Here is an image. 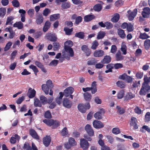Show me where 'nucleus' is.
Returning <instances> with one entry per match:
<instances>
[{
  "label": "nucleus",
  "instance_id": "f257e3e1",
  "mask_svg": "<svg viewBox=\"0 0 150 150\" xmlns=\"http://www.w3.org/2000/svg\"><path fill=\"white\" fill-rule=\"evenodd\" d=\"M90 105L89 103H87L85 105L83 104H80L78 106L79 110L82 113L86 112L87 109H89L90 108Z\"/></svg>",
  "mask_w": 150,
  "mask_h": 150
},
{
  "label": "nucleus",
  "instance_id": "f03ea898",
  "mask_svg": "<svg viewBox=\"0 0 150 150\" xmlns=\"http://www.w3.org/2000/svg\"><path fill=\"white\" fill-rule=\"evenodd\" d=\"M150 89V87L148 84H143L139 92L140 95H145Z\"/></svg>",
  "mask_w": 150,
  "mask_h": 150
},
{
  "label": "nucleus",
  "instance_id": "7ed1b4c3",
  "mask_svg": "<svg viewBox=\"0 0 150 150\" xmlns=\"http://www.w3.org/2000/svg\"><path fill=\"white\" fill-rule=\"evenodd\" d=\"M137 9L136 8L134 9L132 11L130 10L128 11L127 13L128 14V17L129 20L131 21H132L136 16L137 12Z\"/></svg>",
  "mask_w": 150,
  "mask_h": 150
},
{
  "label": "nucleus",
  "instance_id": "20e7f679",
  "mask_svg": "<svg viewBox=\"0 0 150 150\" xmlns=\"http://www.w3.org/2000/svg\"><path fill=\"white\" fill-rule=\"evenodd\" d=\"M80 146L83 150H86L88 148L89 144L86 140L82 139L80 140Z\"/></svg>",
  "mask_w": 150,
  "mask_h": 150
},
{
  "label": "nucleus",
  "instance_id": "39448f33",
  "mask_svg": "<svg viewBox=\"0 0 150 150\" xmlns=\"http://www.w3.org/2000/svg\"><path fill=\"white\" fill-rule=\"evenodd\" d=\"M85 129L89 136H93L94 132L92 127L90 125H87L85 127Z\"/></svg>",
  "mask_w": 150,
  "mask_h": 150
},
{
  "label": "nucleus",
  "instance_id": "423d86ee",
  "mask_svg": "<svg viewBox=\"0 0 150 150\" xmlns=\"http://www.w3.org/2000/svg\"><path fill=\"white\" fill-rule=\"evenodd\" d=\"M142 14L143 17L144 18H149L150 14V9L149 7L144 8Z\"/></svg>",
  "mask_w": 150,
  "mask_h": 150
},
{
  "label": "nucleus",
  "instance_id": "0eeeda50",
  "mask_svg": "<svg viewBox=\"0 0 150 150\" xmlns=\"http://www.w3.org/2000/svg\"><path fill=\"white\" fill-rule=\"evenodd\" d=\"M105 112V110L102 108L100 109L98 112H97L94 115V117L96 119L100 120L102 118V114Z\"/></svg>",
  "mask_w": 150,
  "mask_h": 150
},
{
  "label": "nucleus",
  "instance_id": "6e6552de",
  "mask_svg": "<svg viewBox=\"0 0 150 150\" xmlns=\"http://www.w3.org/2000/svg\"><path fill=\"white\" fill-rule=\"evenodd\" d=\"M74 91V89L72 87H69L64 90L63 95L66 97H68L72 94Z\"/></svg>",
  "mask_w": 150,
  "mask_h": 150
},
{
  "label": "nucleus",
  "instance_id": "1a4fd4ad",
  "mask_svg": "<svg viewBox=\"0 0 150 150\" xmlns=\"http://www.w3.org/2000/svg\"><path fill=\"white\" fill-rule=\"evenodd\" d=\"M93 125L96 128H101L104 126L103 124L100 121L95 120L93 122Z\"/></svg>",
  "mask_w": 150,
  "mask_h": 150
},
{
  "label": "nucleus",
  "instance_id": "9d476101",
  "mask_svg": "<svg viewBox=\"0 0 150 150\" xmlns=\"http://www.w3.org/2000/svg\"><path fill=\"white\" fill-rule=\"evenodd\" d=\"M104 54V52L100 50H96L93 53V55L95 57H102Z\"/></svg>",
  "mask_w": 150,
  "mask_h": 150
},
{
  "label": "nucleus",
  "instance_id": "9b49d317",
  "mask_svg": "<svg viewBox=\"0 0 150 150\" xmlns=\"http://www.w3.org/2000/svg\"><path fill=\"white\" fill-rule=\"evenodd\" d=\"M63 105L65 107L69 108L71 106L72 103L67 98H65L63 100Z\"/></svg>",
  "mask_w": 150,
  "mask_h": 150
},
{
  "label": "nucleus",
  "instance_id": "f8f14e48",
  "mask_svg": "<svg viewBox=\"0 0 150 150\" xmlns=\"http://www.w3.org/2000/svg\"><path fill=\"white\" fill-rule=\"evenodd\" d=\"M36 91L34 89H33L31 88H29L27 95L30 98H32L34 97Z\"/></svg>",
  "mask_w": 150,
  "mask_h": 150
},
{
  "label": "nucleus",
  "instance_id": "ddd939ff",
  "mask_svg": "<svg viewBox=\"0 0 150 150\" xmlns=\"http://www.w3.org/2000/svg\"><path fill=\"white\" fill-rule=\"evenodd\" d=\"M126 45V43L125 42H122L120 48V50L122 52V54L125 55L127 54V47Z\"/></svg>",
  "mask_w": 150,
  "mask_h": 150
},
{
  "label": "nucleus",
  "instance_id": "4468645a",
  "mask_svg": "<svg viewBox=\"0 0 150 150\" xmlns=\"http://www.w3.org/2000/svg\"><path fill=\"white\" fill-rule=\"evenodd\" d=\"M50 142V137L49 136H47L43 139V144L46 146H47L49 145Z\"/></svg>",
  "mask_w": 150,
  "mask_h": 150
},
{
  "label": "nucleus",
  "instance_id": "2eb2a0df",
  "mask_svg": "<svg viewBox=\"0 0 150 150\" xmlns=\"http://www.w3.org/2000/svg\"><path fill=\"white\" fill-rule=\"evenodd\" d=\"M111 58L109 55L105 56L104 58L101 60V62L103 64H108L111 61Z\"/></svg>",
  "mask_w": 150,
  "mask_h": 150
},
{
  "label": "nucleus",
  "instance_id": "dca6fc26",
  "mask_svg": "<svg viewBox=\"0 0 150 150\" xmlns=\"http://www.w3.org/2000/svg\"><path fill=\"white\" fill-rule=\"evenodd\" d=\"M131 120L130 123L131 126H133L134 129H137L138 128V127L136 124V118L134 117H132L131 118Z\"/></svg>",
  "mask_w": 150,
  "mask_h": 150
},
{
  "label": "nucleus",
  "instance_id": "f3484780",
  "mask_svg": "<svg viewBox=\"0 0 150 150\" xmlns=\"http://www.w3.org/2000/svg\"><path fill=\"white\" fill-rule=\"evenodd\" d=\"M47 38L52 41H55L57 40V38L55 34L50 33L48 34Z\"/></svg>",
  "mask_w": 150,
  "mask_h": 150
},
{
  "label": "nucleus",
  "instance_id": "a211bd4d",
  "mask_svg": "<svg viewBox=\"0 0 150 150\" xmlns=\"http://www.w3.org/2000/svg\"><path fill=\"white\" fill-rule=\"evenodd\" d=\"M43 18L42 15H38L36 18V23L38 25L40 24L43 23Z\"/></svg>",
  "mask_w": 150,
  "mask_h": 150
},
{
  "label": "nucleus",
  "instance_id": "6ab92c4d",
  "mask_svg": "<svg viewBox=\"0 0 150 150\" xmlns=\"http://www.w3.org/2000/svg\"><path fill=\"white\" fill-rule=\"evenodd\" d=\"M64 45V49L71 48V47L73 45V42L71 40H68L65 42Z\"/></svg>",
  "mask_w": 150,
  "mask_h": 150
},
{
  "label": "nucleus",
  "instance_id": "aec40b11",
  "mask_svg": "<svg viewBox=\"0 0 150 150\" xmlns=\"http://www.w3.org/2000/svg\"><path fill=\"white\" fill-rule=\"evenodd\" d=\"M14 27L17 28L18 29H21L23 27V24L21 21L17 22L13 25Z\"/></svg>",
  "mask_w": 150,
  "mask_h": 150
},
{
  "label": "nucleus",
  "instance_id": "412c9836",
  "mask_svg": "<svg viewBox=\"0 0 150 150\" xmlns=\"http://www.w3.org/2000/svg\"><path fill=\"white\" fill-rule=\"evenodd\" d=\"M120 16L118 13H116L115 14L112 18L111 19V21L114 22H117L119 19Z\"/></svg>",
  "mask_w": 150,
  "mask_h": 150
},
{
  "label": "nucleus",
  "instance_id": "4be33fe9",
  "mask_svg": "<svg viewBox=\"0 0 150 150\" xmlns=\"http://www.w3.org/2000/svg\"><path fill=\"white\" fill-rule=\"evenodd\" d=\"M50 25L51 23L49 21L46 22L43 28V31L45 32H46L50 27Z\"/></svg>",
  "mask_w": 150,
  "mask_h": 150
},
{
  "label": "nucleus",
  "instance_id": "5701e85b",
  "mask_svg": "<svg viewBox=\"0 0 150 150\" xmlns=\"http://www.w3.org/2000/svg\"><path fill=\"white\" fill-rule=\"evenodd\" d=\"M116 59L117 61H120L123 59V57L122 55L120 52L118 51L115 54Z\"/></svg>",
  "mask_w": 150,
  "mask_h": 150
},
{
  "label": "nucleus",
  "instance_id": "b1692460",
  "mask_svg": "<svg viewBox=\"0 0 150 150\" xmlns=\"http://www.w3.org/2000/svg\"><path fill=\"white\" fill-rule=\"evenodd\" d=\"M49 88H50L47 86L45 84H43L42 86V89L46 94H48Z\"/></svg>",
  "mask_w": 150,
  "mask_h": 150
},
{
  "label": "nucleus",
  "instance_id": "393cba45",
  "mask_svg": "<svg viewBox=\"0 0 150 150\" xmlns=\"http://www.w3.org/2000/svg\"><path fill=\"white\" fill-rule=\"evenodd\" d=\"M65 51L71 57L74 56V53L72 48L64 49Z\"/></svg>",
  "mask_w": 150,
  "mask_h": 150
},
{
  "label": "nucleus",
  "instance_id": "a878e982",
  "mask_svg": "<svg viewBox=\"0 0 150 150\" xmlns=\"http://www.w3.org/2000/svg\"><path fill=\"white\" fill-rule=\"evenodd\" d=\"M14 137H12L10 139V142L11 143L14 144L16 142V140H19L20 137L17 134L14 136Z\"/></svg>",
  "mask_w": 150,
  "mask_h": 150
},
{
  "label": "nucleus",
  "instance_id": "bb28decb",
  "mask_svg": "<svg viewBox=\"0 0 150 150\" xmlns=\"http://www.w3.org/2000/svg\"><path fill=\"white\" fill-rule=\"evenodd\" d=\"M6 9L4 7L0 8V18H3L6 14Z\"/></svg>",
  "mask_w": 150,
  "mask_h": 150
},
{
  "label": "nucleus",
  "instance_id": "cd10ccee",
  "mask_svg": "<svg viewBox=\"0 0 150 150\" xmlns=\"http://www.w3.org/2000/svg\"><path fill=\"white\" fill-rule=\"evenodd\" d=\"M43 122L49 126L52 125L54 123V120L52 119H45L43 120Z\"/></svg>",
  "mask_w": 150,
  "mask_h": 150
},
{
  "label": "nucleus",
  "instance_id": "c85d7f7f",
  "mask_svg": "<svg viewBox=\"0 0 150 150\" xmlns=\"http://www.w3.org/2000/svg\"><path fill=\"white\" fill-rule=\"evenodd\" d=\"M60 95L59 97H57L56 99V102L58 104H60L62 103V100L63 96V93L62 92H60L59 93Z\"/></svg>",
  "mask_w": 150,
  "mask_h": 150
},
{
  "label": "nucleus",
  "instance_id": "c756f323",
  "mask_svg": "<svg viewBox=\"0 0 150 150\" xmlns=\"http://www.w3.org/2000/svg\"><path fill=\"white\" fill-rule=\"evenodd\" d=\"M118 33L120 37L122 38H124L126 37V35L124 31L121 29L118 30Z\"/></svg>",
  "mask_w": 150,
  "mask_h": 150
},
{
  "label": "nucleus",
  "instance_id": "7c9ffc66",
  "mask_svg": "<svg viewBox=\"0 0 150 150\" xmlns=\"http://www.w3.org/2000/svg\"><path fill=\"white\" fill-rule=\"evenodd\" d=\"M30 134L35 139H38L39 137L36 132L33 129H31L30 130Z\"/></svg>",
  "mask_w": 150,
  "mask_h": 150
},
{
  "label": "nucleus",
  "instance_id": "2f4dec72",
  "mask_svg": "<svg viewBox=\"0 0 150 150\" xmlns=\"http://www.w3.org/2000/svg\"><path fill=\"white\" fill-rule=\"evenodd\" d=\"M95 16L93 15H88L85 16L84 17V21L86 22L89 21L93 19Z\"/></svg>",
  "mask_w": 150,
  "mask_h": 150
},
{
  "label": "nucleus",
  "instance_id": "473e14b6",
  "mask_svg": "<svg viewBox=\"0 0 150 150\" xmlns=\"http://www.w3.org/2000/svg\"><path fill=\"white\" fill-rule=\"evenodd\" d=\"M59 17L60 15L59 14L52 15L50 16V20L51 21H53L59 18Z\"/></svg>",
  "mask_w": 150,
  "mask_h": 150
},
{
  "label": "nucleus",
  "instance_id": "72a5a7b5",
  "mask_svg": "<svg viewBox=\"0 0 150 150\" xmlns=\"http://www.w3.org/2000/svg\"><path fill=\"white\" fill-rule=\"evenodd\" d=\"M144 45L146 50H148L150 47V40L147 39L144 42Z\"/></svg>",
  "mask_w": 150,
  "mask_h": 150
},
{
  "label": "nucleus",
  "instance_id": "f704fd0d",
  "mask_svg": "<svg viewBox=\"0 0 150 150\" xmlns=\"http://www.w3.org/2000/svg\"><path fill=\"white\" fill-rule=\"evenodd\" d=\"M84 99L87 101H89L91 98V96L90 93H86L83 94Z\"/></svg>",
  "mask_w": 150,
  "mask_h": 150
},
{
  "label": "nucleus",
  "instance_id": "c9c22d12",
  "mask_svg": "<svg viewBox=\"0 0 150 150\" xmlns=\"http://www.w3.org/2000/svg\"><path fill=\"white\" fill-rule=\"evenodd\" d=\"M69 144L71 146H75L77 144V143L74 140V139L72 138H70L68 140Z\"/></svg>",
  "mask_w": 150,
  "mask_h": 150
},
{
  "label": "nucleus",
  "instance_id": "e433bc0d",
  "mask_svg": "<svg viewBox=\"0 0 150 150\" xmlns=\"http://www.w3.org/2000/svg\"><path fill=\"white\" fill-rule=\"evenodd\" d=\"M105 35V32L102 31H100L98 33L97 38L98 39H102L104 38Z\"/></svg>",
  "mask_w": 150,
  "mask_h": 150
},
{
  "label": "nucleus",
  "instance_id": "4c0bfd02",
  "mask_svg": "<svg viewBox=\"0 0 150 150\" xmlns=\"http://www.w3.org/2000/svg\"><path fill=\"white\" fill-rule=\"evenodd\" d=\"M102 6L100 4H97L96 5L93 7L94 10L97 11H99L102 9Z\"/></svg>",
  "mask_w": 150,
  "mask_h": 150
},
{
  "label": "nucleus",
  "instance_id": "58836bf2",
  "mask_svg": "<svg viewBox=\"0 0 150 150\" xmlns=\"http://www.w3.org/2000/svg\"><path fill=\"white\" fill-rule=\"evenodd\" d=\"M117 86L121 88H124L125 86V85L124 82L122 81H118L116 83Z\"/></svg>",
  "mask_w": 150,
  "mask_h": 150
},
{
  "label": "nucleus",
  "instance_id": "ea45409f",
  "mask_svg": "<svg viewBox=\"0 0 150 150\" xmlns=\"http://www.w3.org/2000/svg\"><path fill=\"white\" fill-rule=\"evenodd\" d=\"M34 105L36 107H41L42 106L41 103L40 101L37 98H34Z\"/></svg>",
  "mask_w": 150,
  "mask_h": 150
},
{
  "label": "nucleus",
  "instance_id": "a19ab883",
  "mask_svg": "<svg viewBox=\"0 0 150 150\" xmlns=\"http://www.w3.org/2000/svg\"><path fill=\"white\" fill-rule=\"evenodd\" d=\"M40 100L41 103L43 105H45L47 103V98L43 96H40Z\"/></svg>",
  "mask_w": 150,
  "mask_h": 150
},
{
  "label": "nucleus",
  "instance_id": "79ce46f5",
  "mask_svg": "<svg viewBox=\"0 0 150 150\" xmlns=\"http://www.w3.org/2000/svg\"><path fill=\"white\" fill-rule=\"evenodd\" d=\"M149 37L145 33H140L139 35V38L142 39H146L149 38Z\"/></svg>",
  "mask_w": 150,
  "mask_h": 150
},
{
  "label": "nucleus",
  "instance_id": "37998d69",
  "mask_svg": "<svg viewBox=\"0 0 150 150\" xmlns=\"http://www.w3.org/2000/svg\"><path fill=\"white\" fill-rule=\"evenodd\" d=\"M12 45V42H8L6 45L4 47V51H7L10 48L11 46Z\"/></svg>",
  "mask_w": 150,
  "mask_h": 150
},
{
  "label": "nucleus",
  "instance_id": "c03bdc74",
  "mask_svg": "<svg viewBox=\"0 0 150 150\" xmlns=\"http://www.w3.org/2000/svg\"><path fill=\"white\" fill-rule=\"evenodd\" d=\"M29 68L33 70L35 74L36 75L37 73L38 72V70L37 67L31 64L29 66Z\"/></svg>",
  "mask_w": 150,
  "mask_h": 150
},
{
  "label": "nucleus",
  "instance_id": "a18cd8bd",
  "mask_svg": "<svg viewBox=\"0 0 150 150\" xmlns=\"http://www.w3.org/2000/svg\"><path fill=\"white\" fill-rule=\"evenodd\" d=\"M98 45V43L97 41L96 40L94 41L92 43L91 48L93 50H96Z\"/></svg>",
  "mask_w": 150,
  "mask_h": 150
},
{
  "label": "nucleus",
  "instance_id": "49530a36",
  "mask_svg": "<svg viewBox=\"0 0 150 150\" xmlns=\"http://www.w3.org/2000/svg\"><path fill=\"white\" fill-rule=\"evenodd\" d=\"M117 50V48L115 45H112L111 46L110 52L112 54L115 53Z\"/></svg>",
  "mask_w": 150,
  "mask_h": 150
},
{
  "label": "nucleus",
  "instance_id": "de8ad7c7",
  "mask_svg": "<svg viewBox=\"0 0 150 150\" xmlns=\"http://www.w3.org/2000/svg\"><path fill=\"white\" fill-rule=\"evenodd\" d=\"M105 27L107 29L112 28L113 26V25L110 22L107 21L105 22Z\"/></svg>",
  "mask_w": 150,
  "mask_h": 150
},
{
  "label": "nucleus",
  "instance_id": "09e8293b",
  "mask_svg": "<svg viewBox=\"0 0 150 150\" xmlns=\"http://www.w3.org/2000/svg\"><path fill=\"white\" fill-rule=\"evenodd\" d=\"M70 7V4L68 2L64 3L62 5V7L64 9H67L69 8Z\"/></svg>",
  "mask_w": 150,
  "mask_h": 150
},
{
  "label": "nucleus",
  "instance_id": "8fccbe9b",
  "mask_svg": "<svg viewBox=\"0 0 150 150\" xmlns=\"http://www.w3.org/2000/svg\"><path fill=\"white\" fill-rule=\"evenodd\" d=\"M117 112L120 114H122L125 112V110L123 108H121L120 106H117L116 107Z\"/></svg>",
  "mask_w": 150,
  "mask_h": 150
},
{
  "label": "nucleus",
  "instance_id": "3c124183",
  "mask_svg": "<svg viewBox=\"0 0 150 150\" xmlns=\"http://www.w3.org/2000/svg\"><path fill=\"white\" fill-rule=\"evenodd\" d=\"M107 139L108 140V142L111 143H112L114 142L113 138L110 135H107L106 136Z\"/></svg>",
  "mask_w": 150,
  "mask_h": 150
},
{
  "label": "nucleus",
  "instance_id": "603ef678",
  "mask_svg": "<svg viewBox=\"0 0 150 150\" xmlns=\"http://www.w3.org/2000/svg\"><path fill=\"white\" fill-rule=\"evenodd\" d=\"M14 18L11 16L8 17L7 18L6 22V25H8V24H12V23L11 22V21Z\"/></svg>",
  "mask_w": 150,
  "mask_h": 150
},
{
  "label": "nucleus",
  "instance_id": "864d4df0",
  "mask_svg": "<svg viewBox=\"0 0 150 150\" xmlns=\"http://www.w3.org/2000/svg\"><path fill=\"white\" fill-rule=\"evenodd\" d=\"M112 132L114 134H117L120 133V131L119 128L115 127L112 129Z\"/></svg>",
  "mask_w": 150,
  "mask_h": 150
},
{
  "label": "nucleus",
  "instance_id": "5fc2aeb1",
  "mask_svg": "<svg viewBox=\"0 0 150 150\" xmlns=\"http://www.w3.org/2000/svg\"><path fill=\"white\" fill-rule=\"evenodd\" d=\"M75 36L79 38L82 39L84 37V35L83 33L80 32L76 33Z\"/></svg>",
  "mask_w": 150,
  "mask_h": 150
},
{
  "label": "nucleus",
  "instance_id": "6e6d98bb",
  "mask_svg": "<svg viewBox=\"0 0 150 150\" xmlns=\"http://www.w3.org/2000/svg\"><path fill=\"white\" fill-rule=\"evenodd\" d=\"M64 30L66 34L67 35H70L71 34L73 31V28L69 29V28H64Z\"/></svg>",
  "mask_w": 150,
  "mask_h": 150
},
{
  "label": "nucleus",
  "instance_id": "4d7b16f0",
  "mask_svg": "<svg viewBox=\"0 0 150 150\" xmlns=\"http://www.w3.org/2000/svg\"><path fill=\"white\" fill-rule=\"evenodd\" d=\"M68 133L67 129L66 127L64 128L61 132V134L62 136H64L67 134Z\"/></svg>",
  "mask_w": 150,
  "mask_h": 150
},
{
  "label": "nucleus",
  "instance_id": "13d9d810",
  "mask_svg": "<svg viewBox=\"0 0 150 150\" xmlns=\"http://www.w3.org/2000/svg\"><path fill=\"white\" fill-rule=\"evenodd\" d=\"M124 95V91H121L118 93L117 97L118 99L122 98L123 97Z\"/></svg>",
  "mask_w": 150,
  "mask_h": 150
},
{
  "label": "nucleus",
  "instance_id": "bf43d9fd",
  "mask_svg": "<svg viewBox=\"0 0 150 150\" xmlns=\"http://www.w3.org/2000/svg\"><path fill=\"white\" fill-rule=\"evenodd\" d=\"M144 82L143 84H148L150 81V77H148L146 75H144Z\"/></svg>",
  "mask_w": 150,
  "mask_h": 150
},
{
  "label": "nucleus",
  "instance_id": "052dcab7",
  "mask_svg": "<svg viewBox=\"0 0 150 150\" xmlns=\"http://www.w3.org/2000/svg\"><path fill=\"white\" fill-rule=\"evenodd\" d=\"M127 30L129 32H131L133 30V25L131 23L128 24Z\"/></svg>",
  "mask_w": 150,
  "mask_h": 150
},
{
  "label": "nucleus",
  "instance_id": "680f3d73",
  "mask_svg": "<svg viewBox=\"0 0 150 150\" xmlns=\"http://www.w3.org/2000/svg\"><path fill=\"white\" fill-rule=\"evenodd\" d=\"M53 45L54 50H57L59 48L60 45L57 42H54Z\"/></svg>",
  "mask_w": 150,
  "mask_h": 150
},
{
  "label": "nucleus",
  "instance_id": "e2e57ef3",
  "mask_svg": "<svg viewBox=\"0 0 150 150\" xmlns=\"http://www.w3.org/2000/svg\"><path fill=\"white\" fill-rule=\"evenodd\" d=\"M50 10L48 8H45L43 11V15L45 16H47L50 13Z\"/></svg>",
  "mask_w": 150,
  "mask_h": 150
},
{
  "label": "nucleus",
  "instance_id": "0e129e2a",
  "mask_svg": "<svg viewBox=\"0 0 150 150\" xmlns=\"http://www.w3.org/2000/svg\"><path fill=\"white\" fill-rule=\"evenodd\" d=\"M145 121L148 122L150 120V112H147L145 116Z\"/></svg>",
  "mask_w": 150,
  "mask_h": 150
},
{
  "label": "nucleus",
  "instance_id": "69168bd1",
  "mask_svg": "<svg viewBox=\"0 0 150 150\" xmlns=\"http://www.w3.org/2000/svg\"><path fill=\"white\" fill-rule=\"evenodd\" d=\"M13 6L15 7H18L19 6V3L17 0H14L12 1Z\"/></svg>",
  "mask_w": 150,
  "mask_h": 150
},
{
  "label": "nucleus",
  "instance_id": "338daca9",
  "mask_svg": "<svg viewBox=\"0 0 150 150\" xmlns=\"http://www.w3.org/2000/svg\"><path fill=\"white\" fill-rule=\"evenodd\" d=\"M123 67V66L122 64L121 63H116L114 64V67L115 69H117L122 68Z\"/></svg>",
  "mask_w": 150,
  "mask_h": 150
},
{
  "label": "nucleus",
  "instance_id": "774afa93",
  "mask_svg": "<svg viewBox=\"0 0 150 150\" xmlns=\"http://www.w3.org/2000/svg\"><path fill=\"white\" fill-rule=\"evenodd\" d=\"M17 64L16 62H13L12 64H11L9 66V69L12 70H14Z\"/></svg>",
  "mask_w": 150,
  "mask_h": 150
}]
</instances>
